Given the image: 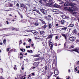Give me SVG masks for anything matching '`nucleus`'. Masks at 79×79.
I'll return each mask as SVG.
<instances>
[{
	"instance_id": "f257e3e1",
	"label": "nucleus",
	"mask_w": 79,
	"mask_h": 79,
	"mask_svg": "<svg viewBox=\"0 0 79 79\" xmlns=\"http://www.w3.org/2000/svg\"><path fill=\"white\" fill-rule=\"evenodd\" d=\"M69 5L71 6L69 7V11H74V5H76V4L73 3H70L69 4Z\"/></svg>"
},
{
	"instance_id": "f03ea898",
	"label": "nucleus",
	"mask_w": 79,
	"mask_h": 79,
	"mask_svg": "<svg viewBox=\"0 0 79 79\" xmlns=\"http://www.w3.org/2000/svg\"><path fill=\"white\" fill-rule=\"evenodd\" d=\"M48 68V67L47 66H45L44 67V70H43L42 73H43V75H45L46 74V71L47 70V69Z\"/></svg>"
},
{
	"instance_id": "7ed1b4c3",
	"label": "nucleus",
	"mask_w": 79,
	"mask_h": 79,
	"mask_svg": "<svg viewBox=\"0 0 79 79\" xmlns=\"http://www.w3.org/2000/svg\"><path fill=\"white\" fill-rule=\"evenodd\" d=\"M48 42L49 44L50 48L51 50H52L53 48V43H52V42H50V40H49Z\"/></svg>"
},
{
	"instance_id": "20e7f679",
	"label": "nucleus",
	"mask_w": 79,
	"mask_h": 79,
	"mask_svg": "<svg viewBox=\"0 0 79 79\" xmlns=\"http://www.w3.org/2000/svg\"><path fill=\"white\" fill-rule=\"evenodd\" d=\"M61 35L64 37L66 40H67V38H68L67 34H62Z\"/></svg>"
},
{
	"instance_id": "39448f33",
	"label": "nucleus",
	"mask_w": 79,
	"mask_h": 79,
	"mask_svg": "<svg viewBox=\"0 0 79 79\" xmlns=\"http://www.w3.org/2000/svg\"><path fill=\"white\" fill-rule=\"evenodd\" d=\"M40 11L44 14V15H46L47 13V10H43V9H41L40 10Z\"/></svg>"
},
{
	"instance_id": "423d86ee",
	"label": "nucleus",
	"mask_w": 79,
	"mask_h": 79,
	"mask_svg": "<svg viewBox=\"0 0 79 79\" xmlns=\"http://www.w3.org/2000/svg\"><path fill=\"white\" fill-rule=\"evenodd\" d=\"M73 52H77V53H79V49L78 48H76L73 50Z\"/></svg>"
},
{
	"instance_id": "0eeeda50",
	"label": "nucleus",
	"mask_w": 79,
	"mask_h": 79,
	"mask_svg": "<svg viewBox=\"0 0 79 79\" xmlns=\"http://www.w3.org/2000/svg\"><path fill=\"white\" fill-rule=\"evenodd\" d=\"M47 6H49V7H51V6H52V2H49L47 4Z\"/></svg>"
},
{
	"instance_id": "6e6552de",
	"label": "nucleus",
	"mask_w": 79,
	"mask_h": 79,
	"mask_svg": "<svg viewBox=\"0 0 79 79\" xmlns=\"http://www.w3.org/2000/svg\"><path fill=\"white\" fill-rule=\"evenodd\" d=\"M54 73L55 75H58V74H59V71L58 70H55L54 71Z\"/></svg>"
},
{
	"instance_id": "1a4fd4ad",
	"label": "nucleus",
	"mask_w": 79,
	"mask_h": 79,
	"mask_svg": "<svg viewBox=\"0 0 79 79\" xmlns=\"http://www.w3.org/2000/svg\"><path fill=\"white\" fill-rule=\"evenodd\" d=\"M32 33L35 34V35H36V34H37L38 32L36 31L35 30H32L31 31Z\"/></svg>"
},
{
	"instance_id": "9d476101",
	"label": "nucleus",
	"mask_w": 79,
	"mask_h": 79,
	"mask_svg": "<svg viewBox=\"0 0 79 79\" xmlns=\"http://www.w3.org/2000/svg\"><path fill=\"white\" fill-rule=\"evenodd\" d=\"M49 2H52V6H53L56 3L54 2H53V0H49Z\"/></svg>"
},
{
	"instance_id": "9b49d317",
	"label": "nucleus",
	"mask_w": 79,
	"mask_h": 79,
	"mask_svg": "<svg viewBox=\"0 0 79 79\" xmlns=\"http://www.w3.org/2000/svg\"><path fill=\"white\" fill-rule=\"evenodd\" d=\"M69 40L72 42H74V37H71L70 38Z\"/></svg>"
},
{
	"instance_id": "f8f14e48",
	"label": "nucleus",
	"mask_w": 79,
	"mask_h": 79,
	"mask_svg": "<svg viewBox=\"0 0 79 79\" xmlns=\"http://www.w3.org/2000/svg\"><path fill=\"white\" fill-rule=\"evenodd\" d=\"M64 5L65 6H68L69 5V3L68 2L65 3L64 4Z\"/></svg>"
},
{
	"instance_id": "ddd939ff",
	"label": "nucleus",
	"mask_w": 79,
	"mask_h": 79,
	"mask_svg": "<svg viewBox=\"0 0 79 79\" xmlns=\"http://www.w3.org/2000/svg\"><path fill=\"white\" fill-rule=\"evenodd\" d=\"M52 37L53 36L52 35H50L48 36V39H50V40H51Z\"/></svg>"
},
{
	"instance_id": "4468645a",
	"label": "nucleus",
	"mask_w": 79,
	"mask_h": 79,
	"mask_svg": "<svg viewBox=\"0 0 79 79\" xmlns=\"http://www.w3.org/2000/svg\"><path fill=\"white\" fill-rule=\"evenodd\" d=\"M45 31H40V35H44V34H45Z\"/></svg>"
},
{
	"instance_id": "2eb2a0df",
	"label": "nucleus",
	"mask_w": 79,
	"mask_h": 79,
	"mask_svg": "<svg viewBox=\"0 0 79 79\" xmlns=\"http://www.w3.org/2000/svg\"><path fill=\"white\" fill-rule=\"evenodd\" d=\"M64 0H58V1L60 3L59 4H61V3H64Z\"/></svg>"
},
{
	"instance_id": "dca6fc26",
	"label": "nucleus",
	"mask_w": 79,
	"mask_h": 79,
	"mask_svg": "<svg viewBox=\"0 0 79 79\" xmlns=\"http://www.w3.org/2000/svg\"><path fill=\"white\" fill-rule=\"evenodd\" d=\"M33 65L36 67H37V66H38L39 65V64H38V63H35L33 64Z\"/></svg>"
},
{
	"instance_id": "f3484780",
	"label": "nucleus",
	"mask_w": 79,
	"mask_h": 79,
	"mask_svg": "<svg viewBox=\"0 0 79 79\" xmlns=\"http://www.w3.org/2000/svg\"><path fill=\"white\" fill-rule=\"evenodd\" d=\"M74 26V24H73V23H71L70 24L69 26V27H73Z\"/></svg>"
},
{
	"instance_id": "a211bd4d",
	"label": "nucleus",
	"mask_w": 79,
	"mask_h": 79,
	"mask_svg": "<svg viewBox=\"0 0 79 79\" xmlns=\"http://www.w3.org/2000/svg\"><path fill=\"white\" fill-rule=\"evenodd\" d=\"M39 20L40 21H41V23H42L43 24H45V21H43V20L41 19H39Z\"/></svg>"
},
{
	"instance_id": "6ab92c4d",
	"label": "nucleus",
	"mask_w": 79,
	"mask_h": 79,
	"mask_svg": "<svg viewBox=\"0 0 79 79\" xmlns=\"http://www.w3.org/2000/svg\"><path fill=\"white\" fill-rule=\"evenodd\" d=\"M60 23L61 24H63L64 23V20H61L60 21Z\"/></svg>"
},
{
	"instance_id": "aec40b11",
	"label": "nucleus",
	"mask_w": 79,
	"mask_h": 79,
	"mask_svg": "<svg viewBox=\"0 0 79 79\" xmlns=\"http://www.w3.org/2000/svg\"><path fill=\"white\" fill-rule=\"evenodd\" d=\"M6 29H9V28H7L3 29H0V31H3V30H6Z\"/></svg>"
},
{
	"instance_id": "412c9836",
	"label": "nucleus",
	"mask_w": 79,
	"mask_h": 79,
	"mask_svg": "<svg viewBox=\"0 0 79 79\" xmlns=\"http://www.w3.org/2000/svg\"><path fill=\"white\" fill-rule=\"evenodd\" d=\"M60 29H61V30H64V31H66V29H67V27H64Z\"/></svg>"
},
{
	"instance_id": "4be33fe9",
	"label": "nucleus",
	"mask_w": 79,
	"mask_h": 79,
	"mask_svg": "<svg viewBox=\"0 0 79 79\" xmlns=\"http://www.w3.org/2000/svg\"><path fill=\"white\" fill-rule=\"evenodd\" d=\"M27 52L30 53H32V52H33L32 50H30V51L29 50H27Z\"/></svg>"
},
{
	"instance_id": "5701e85b",
	"label": "nucleus",
	"mask_w": 79,
	"mask_h": 79,
	"mask_svg": "<svg viewBox=\"0 0 79 79\" xmlns=\"http://www.w3.org/2000/svg\"><path fill=\"white\" fill-rule=\"evenodd\" d=\"M50 75H51V76H50V75H48V79H50V77L51 76H52V73H50Z\"/></svg>"
},
{
	"instance_id": "b1692460",
	"label": "nucleus",
	"mask_w": 79,
	"mask_h": 79,
	"mask_svg": "<svg viewBox=\"0 0 79 79\" xmlns=\"http://www.w3.org/2000/svg\"><path fill=\"white\" fill-rule=\"evenodd\" d=\"M20 6H21V7H23L24 8V7H25V5H24V4H21L20 5Z\"/></svg>"
},
{
	"instance_id": "393cba45",
	"label": "nucleus",
	"mask_w": 79,
	"mask_h": 79,
	"mask_svg": "<svg viewBox=\"0 0 79 79\" xmlns=\"http://www.w3.org/2000/svg\"><path fill=\"white\" fill-rule=\"evenodd\" d=\"M71 41L70 40H67V43H68V44H69V43H71Z\"/></svg>"
},
{
	"instance_id": "a878e982",
	"label": "nucleus",
	"mask_w": 79,
	"mask_h": 79,
	"mask_svg": "<svg viewBox=\"0 0 79 79\" xmlns=\"http://www.w3.org/2000/svg\"><path fill=\"white\" fill-rule=\"evenodd\" d=\"M74 70L75 71H78V70L77 69V67H76V66H74Z\"/></svg>"
},
{
	"instance_id": "bb28decb",
	"label": "nucleus",
	"mask_w": 79,
	"mask_h": 79,
	"mask_svg": "<svg viewBox=\"0 0 79 79\" xmlns=\"http://www.w3.org/2000/svg\"><path fill=\"white\" fill-rule=\"evenodd\" d=\"M55 39L56 40H59V38L58 37V36H56L55 37Z\"/></svg>"
},
{
	"instance_id": "cd10ccee",
	"label": "nucleus",
	"mask_w": 79,
	"mask_h": 79,
	"mask_svg": "<svg viewBox=\"0 0 79 79\" xmlns=\"http://www.w3.org/2000/svg\"><path fill=\"white\" fill-rule=\"evenodd\" d=\"M46 27H47V25H46V24H45L44 25L43 27V28H44V29H46Z\"/></svg>"
},
{
	"instance_id": "c85d7f7f",
	"label": "nucleus",
	"mask_w": 79,
	"mask_h": 79,
	"mask_svg": "<svg viewBox=\"0 0 79 79\" xmlns=\"http://www.w3.org/2000/svg\"><path fill=\"white\" fill-rule=\"evenodd\" d=\"M49 29H50L52 27V25L51 24H49L48 26Z\"/></svg>"
},
{
	"instance_id": "c756f323",
	"label": "nucleus",
	"mask_w": 79,
	"mask_h": 79,
	"mask_svg": "<svg viewBox=\"0 0 79 79\" xmlns=\"http://www.w3.org/2000/svg\"><path fill=\"white\" fill-rule=\"evenodd\" d=\"M15 50V49H12L10 50V52H13V51Z\"/></svg>"
},
{
	"instance_id": "7c9ffc66",
	"label": "nucleus",
	"mask_w": 79,
	"mask_h": 79,
	"mask_svg": "<svg viewBox=\"0 0 79 79\" xmlns=\"http://www.w3.org/2000/svg\"><path fill=\"white\" fill-rule=\"evenodd\" d=\"M15 30H16V31H19V28H15Z\"/></svg>"
},
{
	"instance_id": "2f4dec72",
	"label": "nucleus",
	"mask_w": 79,
	"mask_h": 79,
	"mask_svg": "<svg viewBox=\"0 0 79 79\" xmlns=\"http://www.w3.org/2000/svg\"><path fill=\"white\" fill-rule=\"evenodd\" d=\"M6 42V39H4L3 40V43L4 44H5Z\"/></svg>"
},
{
	"instance_id": "473e14b6",
	"label": "nucleus",
	"mask_w": 79,
	"mask_h": 79,
	"mask_svg": "<svg viewBox=\"0 0 79 79\" xmlns=\"http://www.w3.org/2000/svg\"><path fill=\"white\" fill-rule=\"evenodd\" d=\"M48 18H49V19H50L51 18V15H48Z\"/></svg>"
},
{
	"instance_id": "72a5a7b5",
	"label": "nucleus",
	"mask_w": 79,
	"mask_h": 79,
	"mask_svg": "<svg viewBox=\"0 0 79 79\" xmlns=\"http://www.w3.org/2000/svg\"><path fill=\"white\" fill-rule=\"evenodd\" d=\"M38 2H39L40 3H42V0H38Z\"/></svg>"
},
{
	"instance_id": "f704fd0d",
	"label": "nucleus",
	"mask_w": 79,
	"mask_h": 79,
	"mask_svg": "<svg viewBox=\"0 0 79 79\" xmlns=\"http://www.w3.org/2000/svg\"><path fill=\"white\" fill-rule=\"evenodd\" d=\"M36 12L38 13H39V14H40V15H41V14H40V12H39V10H37Z\"/></svg>"
},
{
	"instance_id": "c9c22d12",
	"label": "nucleus",
	"mask_w": 79,
	"mask_h": 79,
	"mask_svg": "<svg viewBox=\"0 0 79 79\" xmlns=\"http://www.w3.org/2000/svg\"><path fill=\"white\" fill-rule=\"evenodd\" d=\"M53 6H54V7H56L58 6L56 4H55V5Z\"/></svg>"
},
{
	"instance_id": "e433bc0d",
	"label": "nucleus",
	"mask_w": 79,
	"mask_h": 79,
	"mask_svg": "<svg viewBox=\"0 0 79 79\" xmlns=\"http://www.w3.org/2000/svg\"><path fill=\"white\" fill-rule=\"evenodd\" d=\"M66 78L67 79H69V76H67L66 77Z\"/></svg>"
},
{
	"instance_id": "4c0bfd02",
	"label": "nucleus",
	"mask_w": 79,
	"mask_h": 79,
	"mask_svg": "<svg viewBox=\"0 0 79 79\" xmlns=\"http://www.w3.org/2000/svg\"><path fill=\"white\" fill-rule=\"evenodd\" d=\"M40 59L39 58L35 59V61H39V60Z\"/></svg>"
},
{
	"instance_id": "58836bf2",
	"label": "nucleus",
	"mask_w": 79,
	"mask_h": 79,
	"mask_svg": "<svg viewBox=\"0 0 79 79\" xmlns=\"http://www.w3.org/2000/svg\"><path fill=\"white\" fill-rule=\"evenodd\" d=\"M73 32L74 33H76V29L73 30Z\"/></svg>"
},
{
	"instance_id": "ea45409f",
	"label": "nucleus",
	"mask_w": 79,
	"mask_h": 79,
	"mask_svg": "<svg viewBox=\"0 0 79 79\" xmlns=\"http://www.w3.org/2000/svg\"><path fill=\"white\" fill-rule=\"evenodd\" d=\"M19 44H22V40H20L19 41Z\"/></svg>"
},
{
	"instance_id": "a19ab883",
	"label": "nucleus",
	"mask_w": 79,
	"mask_h": 79,
	"mask_svg": "<svg viewBox=\"0 0 79 79\" xmlns=\"http://www.w3.org/2000/svg\"><path fill=\"white\" fill-rule=\"evenodd\" d=\"M31 77V74H30L28 75V78H29V77Z\"/></svg>"
},
{
	"instance_id": "79ce46f5",
	"label": "nucleus",
	"mask_w": 79,
	"mask_h": 79,
	"mask_svg": "<svg viewBox=\"0 0 79 79\" xmlns=\"http://www.w3.org/2000/svg\"><path fill=\"white\" fill-rule=\"evenodd\" d=\"M31 74L32 75H33V76H35V73H32Z\"/></svg>"
},
{
	"instance_id": "37998d69",
	"label": "nucleus",
	"mask_w": 79,
	"mask_h": 79,
	"mask_svg": "<svg viewBox=\"0 0 79 79\" xmlns=\"http://www.w3.org/2000/svg\"><path fill=\"white\" fill-rule=\"evenodd\" d=\"M64 46L65 47H66V43H65V44H64Z\"/></svg>"
},
{
	"instance_id": "c03bdc74",
	"label": "nucleus",
	"mask_w": 79,
	"mask_h": 79,
	"mask_svg": "<svg viewBox=\"0 0 79 79\" xmlns=\"http://www.w3.org/2000/svg\"><path fill=\"white\" fill-rule=\"evenodd\" d=\"M56 9H54L52 10V11H53V12H56Z\"/></svg>"
},
{
	"instance_id": "a18cd8bd",
	"label": "nucleus",
	"mask_w": 79,
	"mask_h": 79,
	"mask_svg": "<svg viewBox=\"0 0 79 79\" xmlns=\"http://www.w3.org/2000/svg\"><path fill=\"white\" fill-rule=\"evenodd\" d=\"M35 67H35V66L34 67H31V68H32V69H35Z\"/></svg>"
},
{
	"instance_id": "49530a36",
	"label": "nucleus",
	"mask_w": 79,
	"mask_h": 79,
	"mask_svg": "<svg viewBox=\"0 0 79 79\" xmlns=\"http://www.w3.org/2000/svg\"><path fill=\"white\" fill-rule=\"evenodd\" d=\"M39 25V24L37 23H35V26H38Z\"/></svg>"
},
{
	"instance_id": "de8ad7c7",
	"label": "nucleus",
	"mask_w": 79,
	"mask_h": 79,
	"mask_svg": "<svg viewBox=\"0 0 79 79\" xmlns=\"http://www.w3.org/2000/svg\"><path fill=\"white\" fill-rule=\"evenodd\" d=\"M34 57H35V56H37V57H38V55H35V56H33Z\"/></svg>"
},
{
	"instance_id": "09e8293b",
	"label": "nucleus",
	"mask_w": 79,
	"mask_h": 79,
	"mask_svg": "<svg viewBox=\"0 0 79 79\" xmlns=\"http://www.w3.org/2000/svg\"><path fill=\"white\" fill-rule=\"evenodd\" d=\"M12 30H15V27H12L11 28Z\"/></svg>"
},
{
	"instance_id": "8fccbe9b",
	"label": "nucleus",
	"mask_w": 79,
	"mask_h": 79,
	"mask_svg": "<svg viewBox=\"0 0 79 79\" xmlns=\"http://www.w3.org/2000/svg\"><path fill=\"white\" fill-rule=\"evenodd\" d=\"M16 6H19V4L17 3L16 4Z\"/></svg>"
},
{
	"instance_id": "3c124183",
	"label": "nucleus",
	"mask_w": 79,
	"mask_h": 79,
	"mask_svg": "<svg viewBox=\"0 0 79 79\" xmlns=\"http://www.w3.org/2000/svg\"><path fill=\"white\" fill-rule=\"evenodd\" d=\"M10 6L11 7L13 6V5L12 4H10Z\"/></svg>"
},
{
	"instance_id": "603ef678",
	"label": "nucleus",
	"mask_w": 79,
	"mask_h": 79,
	"mask_svg": "<svg viewBox=\"0 0 79 79\" xmlns=\"http://www.w3.org/2000/svg\"><path fill=\"white\" fill-rule=\"evenodd\" d=\"M6 23H7V24H9V23L8 21V20L6 21Z\"/></svg>"
},
{
	"instance_id": "864d4df0",
	"label": "nucleus",
	"mask_w": 79,
	"mask_h": 79,
	"mask_svg": "<svg viewBox=\"0 0 79 79\" xmlns=\"http://www.w3.org/2000/svg\"><path fill=\"white\" fill-rule=\"evenodd\" d=\"M9 49H10V48H7V51L8 52H9L10 51V50H9Z\"/></svg>"
},
{
	"instance_id": "5fc2aeb1",
	"label": "nucleus",
	"mask_w": 79,
	"mask_h": 79,
	"mask_svg": "<svg viewBox=\"0 0 79 79\" xmlns=\"http://www.w3.org/2000/svg\"><path fill=\"white\" fill-rule=\"evenodd\" d=\"M25 51H26V50L25 49H23V52H25Z\"/></svg>"
},
{
	"instance_id": "6e6d98bb",
	"label": "nucleus",
	"mask_w": 79,
	"mask_h": 79,
	"mask_svg": "<svg viewBox=\"0 0 79 79\" xmlns=\"http://www.w3.org/2000/svg\"><path fill=\"white\" fill-rule=\"evenodd\" d=\"M40 40L41 41V42H43V41H44V39H40Z\"/></svg>"
},
{
	"instance_id": "4d7b16f0",
	"label": "nucleus",
	"mask_w": 79,
	"mask_h": 79,
	"mask_svg": "<svg viewBox=\"0 0 79 79\" xmlns=\"http://www.w3.org/2000/svg\"><path fill=\"white\" fill-rule=\"evenodd\" d=\"M21 78L22 79H26V77H23L22 78Z\"/></svg>"
},
{
	"instance_id": "13d9d810",
	"label": "nucleus",
	"mask_w": 79,
	"mask_h": 79,
	"mask_svg": "<svg viewBox=\"0 0 79 79\" xmlns=\"http://www.w3.org/2000/svg\"><path fill=\"white\" fill-rule=\"evenodd\" d=\"M21 18H23V15H20Z\"/></svg>"
},
{
	"instance_id": "bf43d9fd",
	"label": "nucleus",
	"mask_w": 79,
	"mask_h": 79,
	"mask_svg": "<svg viewBox=\"0 0 79 79\" xmlns=\"http://www.w3.org/2000/svg\"><path fill=\"white\" fill-rule=\"evenodd\" d=\"M31 40L29 39V40H28L29 42H31Z\"/></svg>"
},
{
	"instance_id": "052dcab7",
	"label": "nucleus",
	"mask_w": 79,
	"mask_h": 79,
	"mask_svg": "<svg viewBox=\"0 0 79 79\" xmlns=\"http://www.w3.org/2000/svg\"><path fill=\"white\" fill-rule=\"evenodd\" d=\"M56 13H58V10H56Z\"/></svg>"
},
{
	"instance_id": "680f3d73",
	"label": "nucleus",
	"mask_w": 79,
	"mask_h": 79,
	"mask_svg": "<svg viewBox=\"0 0 79 79\" xmlns=\"http://www.w3.org/2000/svg\"><path fill=\"white\" fill-rule=\"evenodd\" d=\"M18 14H19V15L20 16V15H21V14L20 13H19V12H18Z\"/></svg>"
},
{
	"instance_id": "e2e57ef3",
	"label": "nucleus",
	"mask_w": 79,
	"mask_h": 79,
	"mask_svg": "<svg viewBox=\"0 0 79 79\" xmlns=\"http://www.w3.org/2000/svg\"><path fill=\"white\" fill-rule=\"evenodd\" d=\"M70 72H71V70L70 69L69 70L68 72L69 73H70Z\"/></svg>"
},
{
	"instance_id": "0e129e2a",
	"label": "nucleus",
	"mask_w": 79,
	"mask_h": 79,
	"mask_svg": "<svg viewBox=\"0 0 79 79\" xmlns=\"http://www.w3.org/2000/svg\"><path fill=\"white\" fill-rule=\"evenodd\" d=\"M20 50L21 51H22V52H23V49L20 48Z\"/></svg>"
},
{
	"instance_id": "69168bd1",
	"label": "nucleus",
	"mask_w": 79,
	"mask_h": 79,
	"mask_svg": "<svg viewBox=\"0 0 79 79\" xmlns=\"http://www.w3.org/2000/svg\"><path fill=\"white\" fill-rule=\"evenodd\" d=\"M56 26L57 27H58V24H56Z\"/></svg>"
},
{
	"instance_id": "338daca9",
	"label": "nucleus",
	"mask_w": 79,
	"mask_h": 79,
	"mask_svg": "<svg viewBox=\"0 0 79 79\" xmlns=\"http://www.w3.org/2000/svg\"><path fill=\"white\" fill-rule=\"evenodd\" d=\"M14 69H15V70H16V67H14Z\"/></svg>"
},
{
	"instance_id": "774afa93",
	"label": "nucleus",
	"mask_w": 79,
	"mask_h": 79,
	"mask_svg": "<svg viewBox=\"0 0 79 79\" xmlns=\"http://www.w3.org/2000/svg\"><path fill=\"white\" fill-rule=\"evenodd\" d=\"M23 45H26V43H24Z\"/></svg>"
}]
</instances>
